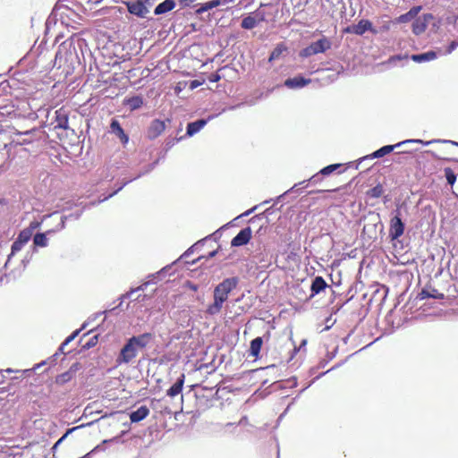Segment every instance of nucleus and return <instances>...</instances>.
<instances>
[{
  "label": "nucleus",
  "instance_id": "30",
  "mask_svg": "<svg viewBox=\"0 0 458 458\" xmlns=\"http://www.w3.org/2000/svg\"><path fill=\"white\" fill-rule=\"evenodd\" d=\"M421 10V6H413L412 8L410 9L409 12H407L406 13L401 15L399 17V21L401 22H408L411 20H415L416 19V16L418 15V13L420 12Z\"/></svg>",
  "mask_w": 458,
  "mask_h": 458
},
{
  "label": "nucleus",
  "instance_id": "35",
  "mask_svg": "<svg viewBox=\"0 0 458 458\" xmlns=\"http://www.w3.org/2000/svg\"><path fill=\"white\" fill-rule=\"evenodd\" d=\"M148 284V283H144L141 285H140L139 287H137L135 289H131V291L127 292L125 294H123L120 298L121 301L116 308L121 307L123 300L126 298H130L133 293L139 292V291H144Z\"/></svg>",
  "mask_w": 458,
  "mask_h": 458
},
{
  "label": "nucleus",
  "instance_id": "27",
  "mask_svg": "<svg viewBox=\"0 0 458 458\" xmlns=\"http://www.w3.org/2000/svg\"><path fill=\"white\" fill-rule=\"evenodd\" d=\"M143 98L141 96H133L124 100V105L131 110L140 109L143 106Z\"/></svg>",
  "mask_w": 458,
  "mask_h": 458
},
{
  "label": "nucleus",
  "instance_id": "61",
  "mask_svg": "<svg viewBox=\"0 0 458 458\" xmlns=\"http://www.w3.org/2000/svg\"><path fill=\"white\" fill-rule=\"evenodd\" d=\"M189 288L192 291H197L198 290V285L197 284H191V283H189Z\"/></svg>",
  "mask_w": 458,
  "mask_h": 458
},
{
  "label": "nucleus",
  "instance_id": "10",
  "mask_svg": "<svg viewBox=\"0 0 458 458\" xmlns=\"http://www.w3.org/2000/svg\"><path fill=\"white\" fill-rule=\"evenodd\" d=\"M171 123L170 119L165 120H160V119H155L153 120L148 130H147V137L149 140H155L158 136H160L163 131L166 129L167 124Z\"/></svg>",
  "mask_w": 458,
  "mask_h": 458
},
{
  "label": "nucleus",
  "instance_id": "18",
  "mask_svg": "<svg viewBox=\"0 0 458 458\" xmlns=\"http://www.w3.org/2000/svg\"><path fill=\"white\" fill-rule=\"evenodd\" d=\"M217 114H212L208 117V119H199L197 121L189 123L186 128L185 136L192 137L196 133H198L204 126L208 123V121L216 117Z\"/></svg>",
  "mask_w": 458,
  "mask_h": 458
},
{
  "label": "nucleus",
  "instance_id": "32",
  "mask_svg": "<svg viewBox=\"0 0 458 458\" xmlns=\"http://www.w3.org/2000/svg\"><path fill=\"white\" fill-rule=\"evenodd\" d=\"M286 50H287V47L283 43L276 45V47L271 52L268 61L272 62V61L279 59L280 56L282 55V54L284 52H285Z\"/></svg>",
  "mask_w": 458,
  "mask_h": 458
},
{
  "label": "nucleus",
  "instance_id": "63",
  "mask_svg": "<svg viewBox=\"0 0 458 458\" xmlns=\"http://www.w3.org/2000/svg\"><path fill=\"white\" fill-rule=\"evenodd\" d=\"M216 254H217V250H213V251L208 253V258H214Z\"/></svg>",
  "mask_w": 458,
  "mask_h": 458
},
{
  "label": "nucleus",
  "instance_id": "53",
  "mask_svg": "<svg viewBox=\"0 0 458 458\" xmlns=\"http://www.w3.org/2000/svg\"><path fill=\"white\" fill-rule=\"evenodd\" d=\"M88 326V322H84L80 329L75 330L71 335H74V338L79 335L81 331Z\"/></svg>",
  "mask_w": 458,
  "mask_h": 458
},
{
  "label": "nucleus",
  "instance_id": "55",
  "mask_svg": "<svg viewBox=\"0 0 458 458\" xmlns=\"http://www.w3.org/2000/svg\"><path fill=\"white\" fill-rule=\"evenodd\" d=\"M220 80V75L217 73H212L209 77L211 82H216Z\"/></svg>",
  "mask_w": 458,
  "mask_h": 458
},
{
  "label": "nucleus",
  "instance_id": "57",
  "mask_svg": "<svg viewBox=\"0 0 458 458\" xmlns=\"http://www.w3.org/2000/svg\"><path fill=\"white\" fill-rule=\"evenodd\" d=\"M258 208V206H254L253 208H251L250 209L245 211L244 213H242L240 216H247L249 215H250L254 210H256Z\"/></svg>",
  "mask_w": 458,
  "mask_h": 458
},
{
  "label": "nucleus",
  "instance_id": "51",
  "mask_svg": "<svg viewBox=\"0 0 458 458\" xmlns=\"http://www.w3.org/2000/svg\"><path fill=\"white\" fill-rule=\"evenodd\" d=\"M142 4L146 6L147 10L149 11V9L153 6L156 0H140Z\"/></svg>",
  "mask_w": 458,
  "mask_h": 458
},
{
  "label": "nucleus",
  "instance_id": "43",
  "mask_svg": "<svg viewBox=\"0 0 458 458\" xmlns=\"http://www.w3.org/2000/svg\"><path fill=\"white\" fill-rule=\"evenodd\" d=\"M98 336L94 335L87 343L84 344L83 348L87 349V350L90 349L98 344Z\"/></svg>",
  "mask_w": 458,
  "mask_h": 458
},
{
  "label": "nucleus",
  "instance_id": "26",
  "mask_svg": "<svg viewBox=\"0 0 458 458\" xmlns=\"http://www.w3.org/2000/svg\"><path fill=\"white\" fill-rule=\"evenodd\" d=\"M437 57V55L435 51H428V52H425V53H421V54H416V55H412L411 56V59L416 63H425V62H429V61H432L434 59H436Z\"/></svg>",
  "mask_w": 458,
  "mask_h": 458
},
{
  "label": "nucleus",
  "instance_id": "50",
  "mask_svg": "<svg viewBox=\"0 0 458 458\" xmlns=\"http://www.w3.org/2000/svg\"><path fill=\"white\" fill-rule=\"evenodd\" d=\"M106 312V311L95 313L91 317H89L86 322H88V325H89L90 322L96 320L98 318H99L100 316H102Z\"/></svg>",
  "mask_w": 458,
  "mask_h": 458
},
{
  "label": "nucleus",
  "instance_id": "5",
  "mask_svg": "<svg viewBox=\"0 0 458 458\" xmlns=\"http://www.w3.org/2000/svg\"><path fill=\"white\" fill-rule=\"evenodd\" d=\"M422 142V140H405L401 142H398L394 145H386L378 148L377 150L374 151L373 153L367 155L361 158H360L355 165V169L359 168L360 164L367 159H373V158H380L385 157L386 155L391 153L394 148H399L402 145L411 144V143H419Z\"/></svg>",
  "mask_w": 458,
  "mask_h": 458
},
{
  "label": "nucleus",
  "instance_id": "42",
  "mask_svg": "<svg viewBox=\"0 0 458 458\" xmlns=\"http://www.w3.org/2000/svg\"><path fill=\"white\" fill-rule=\"evenodd\" d=\"M406 59H408L407 55H395L389 57V59L387 60V63L392 64H395L397 61H402V60H406Z\"/></svg>",
  "mask_w": 458,
  "mask_h": 458
},
{
  "label": "nucleus",
  "instance_id": "22",
  "mask_svg": "<svg viewBox=\"0 0 458 458\" xmlns=\"http://www.w3.org/2000/svg\"><path fill=\"white\" fill-rule=\"evenodd\" d=\"M185 381V375L182 373L180 375V377L176 379L174 384L166 391V395L174 398L180 394L182 391L183 385Z\"/></svg>",
  "mask_w": 458,
  "mask_h": 458
},
{
  "label": "nucleus",
  "instance_id": "39",
  "mask_svg": "<svg viewBox=\"0 0 458 458\" xmlns=\"http://www.w3.org/2000/svg\"><path fill=\"white\" fill-rule=\"evenodd\" d=\"M219 4V1L218 0H212V1H209V2H207L206 4H204L199 10L198 12L199 13H203V12H206V11H208L209 9H212L213 7H216Z\"/></svg>",
  "mask_w": 458,
  "mask_h": 458
},
{
  "label": "nucleus",
  "instance_id": "19",
  "mask_svg": "<svg viewBox=\"0 0 458 458\" xmlns=\"http://www.w3.org/2000/svg\"><path fill=\"white\" fill-rule=\"evenodd\" d=\"M55 129H69L68 113L64 108H60L55 112V120L52 123Z\"/></svg>",
  "mask_w": 458,
  "mask_h": 458
},
{
  "label": "nucleus",
  "instance_id": "52",
  "mask_svg": "<svg viewBox=\"0 0 458 458\" xmlns=\"http://www.w3.org/2000/svg\"><path fill=\"white\" fill-rule=\"evenodd\" d=\"M197 0H178L179 4L182 6V7H186V6H189L191 4L196 2Z\"/></svg>",
  "mask_w": 458,
  "mask_h": 458
},
{
  "label": "nucleus",
  "instance_id": "6",
  "mask_svg": "<svg viewBox=\"0 0 458 458\" xmlns=\"http://www.w3.org/2000/svg\"><path fill=\"white\" fill-rule=\"evenodd\" d=\"M331 47V41L323 37L318 40L312 42L310 45L301 49L300 52V55L301 57H309L317 54L325 53Z\"/></svg>",
  "mask_w": 458,
  "mask_h": 458
},
{
  "label": "nucleus",
  "instance_id": "23",
  "mask_svg": "<svg viewBox=\"0 0 458 458\" xmlns=\"http://www.w3.org/2000/svg\"><path fill=\"white\" fill-rule=\"evenodd\" d=\"M327 287V284L325 281V279L320 276H316L312 280V283L310 285L311 294H310V298H313L315 295H317L320 292L324 291Z\"/></svg>",
  "mask_w": 458,
  "mask_h": 458
},
{
  "label": "nucleus",
  "instance_id": "38",
  "mask_svg": "<svg viewBox=\"0 0 458 458\" xmlns=\"http://www.w3.org/2000/svg\"><path fill=\"white\" fill-rule=\"evenodd\" d=\"M444 172L447 183L454 185L456 182V174L454 172L450 167L445 168Z\"/></svg>",
  "mask_w": 458,
  "mask_h": 458
},
{
  "label": "nucleus",
  "instance_id": "9",
  "mask_svg": "<svg viewBox=\"0 0 458 458\" xmlns=\"http://www.w3.org/2000/svg\"><path fill=\"white\" fill-rule=\"evenodd\" d=\"M68 218V216H62L61 222L57 225L55 230H48L46 233H37L33 236V245H34V250H36L37 247H47L48 244V239L47 237V234H51L55 231H59L64 228L65 226V220Z\"/></svg>",
  "mask_w": 458,
  "mask_h": 458
},
{
  "label": "nucleus",
  "instance_id": "4",
  "mask_svg": "<svg viewBox=\"0 0 458 458\" xmlns=\"http://www.w3.org/2000/svg\"><path fill=\"white\" fill-rule=\"evenodd\" d=\"M152 339L153 335L151 333H143L129 338L121 349L116 361L119 364L130 363L137 357L139 351L144 349L152 341Z\"/></svg>",
  "mask_w": 458,
  "mask_h": 458
},
{
  "label": "nucleus",
  "instance_id": "8",
  "mask_svg": "<svg viewBox=\"0 0 458 458\" xmlns=\"http://www.w3.org/2000/svg\"><path fill=\"white\" fill-rule=\"evenodd\" d=\"M265 20L266 13L263 11L258 9L242 20L241 27L244 30H252Z\"/></svg>",
  "mask_w": 458,
  "mask_h": 458
},
{
  "label": "nucleus",
  "instance_id": "14",
  "mask_svg": "<svg viewBox=\"0 0 458 458\" xmlns=\"http://www.w3.org/2000/svg\"><path fill=\"white\" fill-rule=\"evenodd\" d=\"M432 19L433 15L431 13H425L422 16L417 17L412 22V32L415 35L422 34Z\"/></svg>",
  "mask_w": 458,
  "mask_h": 458
},
{
  "label": "nucleus",
  "instance_id": "21",
  "mask_svg": "<svg viewBox=\"0 0 458 458\" xmlns=\"http://www.w3.org/2000/svg\"><path fill=\"white\" fill-rule=\"evenodd\" d=\"M110 132L114 135H115L120 141L125 145L129 141L128 135L124 132L123 129L122 128L120 123L116 119H112L110 123Z\"/></svg>",
  "mask_w": 458,
  "mask_h": 458
},
{
  "label": "nucleus",
  "instance_id": "44",
  "mask_svg": "<svg viewBox=\"0 0 458 458\" xmlns=\"http://www.w3.org/2000/svg\"><path fill=\"white\" fill-rule=\"evenodd\" d=\"M208 237H206L205 239L203 240H200L198 242H196L194 245H192L191 247H190L182 256H181V259L182 258H187L189 257L191 254L193 253L194 251V249L195 247H197L199 244H201L203 241H205Z\"/></svg>",
  "mask_w": 458,
  "mask_h": 458
},
{
  "label": "nucleus",
  "instance_id": "37",
  "mask_svg": "<svg viewBox=\"0 0 458 458\" xmlns=\"http://www.w3.org/2000/svg\"><path fill=\"white\" fill-rule=\"evenodd\" d=\"M384 192L383 186L381 184H377L375 187L371 188L368 191L367 194L368 196L371 198H379Z\"/></svg>",
  "mask_w": 458,
  "mask_h": 458
},
{
  "label": "nucleus",
  "instance_id": "47",
  "mask_svg": "<svg viewBox=\"0 0 458 458\" xmlns=\"http://www.w3.org/2000/svg\"><path fill=\"white\" fill-rule=\"evenodd\" d=\"M458 47V41L456 40H453L451 41V43L449 44L447 49H446V54H451L454 50H455Z\"/></svg>",
  "mask_w": 458,
  "mask_h": 458
},
{
  "label": "nucleus",
  "instance_id": "7",
  "mask_svg": "<svg viewBox=\"0 0 458 458\" xmlns=\"http://www.w3.org/2000/svg\"><path fill=\"white\" fill-rule=\"evenodd\" d=\"M44 134V131L38 128V127H32V128H24L22 126V140H21V145H24V147L33 148V145L35 143H38L40 140L42 139Z\"/></svg>",
  "mask_w": 458,
  "mask_h": 458
},
{
  "label": "nucleus",
  "instance_id": "45",
  "mask_svg": "<svg viewBox=\"0 0 458 458\" xmlns=\"http://www.w3.org/2000/svg\"><path fill=\"white\" fill-rule=\"evenodd\" d=\"M183 137H181L179 139L177 138H167L165 140V148L166 150L170 149L171 148H173L174 146V144L176 142H178L179 140H181Z\"/></svg>",
  "mask_w": 458,
  "mask_h": 458
},
{
  "label": "nucleus",
  "instance_id": "58",
  "mask_svg": "<svg viewBox=\"0 0 458 458\" xmlns=\"http://www.w3.org/2000/svg\"><path fill=\"white\" fill-rule=\"evenodd\" d=\"M170 268H171V266H165L159 272H157V275L161 276V275L165 274L166 271H168Z\"/></svg>",
  "mask_w": 458,
  "mask_h": 458
},
{
  "label": "nucleus",
  "instance_id": "28",
  "mask_svg": "<svg viewBox=\"0 0 458 458\" xmlns=\"http://www.w3.org/2000/svg\"><path fill=\"white\" fill-rule=\"evenodd\" d=\"M38 225V224H31L30 227L21 230L16 239H18L24 244L28 243L33 235L34 229Z\"/></svg>",
  "mask_w": 458,
  "mask_h": 458
},
{
  "label": "nucleus",
  "instance_id": "64",
  "mask_svg": "<svg viewBox=\"0 0 458 458\" xmlns=\"http://www.w3.org/2000/svg\"><path fill=\"white\" fill-rule=\"evenodd\" d=\"M225 428H236L235 423L228 422L225 425Z\"/></svg>",
  "mask_w": 458,
  "mask_h": 458
},
{
  "label": "nucleus",
  "instance_id": "46",
  "mask_svg": "<svg viewBox=\"0 0 458 458\" xmlns=\"http://www.w3.org/2000/svg\"><path fill=\"white\" fill-rule=\"evenodd\" d=\"M321 176L322 175L318 172L316 174L312 175L307 182H310L312 184H316L322 180Z\"/></svg>",
  "mask_w": 458,
  "mask_h": 458
},
{
  "label": "nucleus",
  "instance_id": "34",
  "mask_svg": "<svg viewBox=\"0 0 458 458\" xmlns=\"http://www.w3.org/2000/svg\"><path fill=\"white\" fill-rule=\"evenodd\" d=\"M308 186L307 181L304 180L302 182H300L298 183H295L290 190L286 191L284 194L277 197V199H282L284 195L288 194L289 192H301L302 189L306 188Z\"/></svg>",
  "mask_w": 458,
  "mask_h": 458
},
{
  "label": "nucleus",
  "instance_id": "60",
  "mask_svg": "<svg viewBox=\"0 0 458 458\" xmlns=\"http://www.w3.org/2000/svg\"><path fill=\"white\" fill-rule=\"evenodd\" d=\"M74 339V335H69L64 342L63 343V345H67L70 342H72Z\"/></svg>",
  "mask_w": 458,
  "mask_h": 458
},
{
  "label": "nucleus",
  "instance_id": "40",
  "mask_svg": "<svg viewBox=\"0 0 458 458\" xmlns=\"http://www.w3.org/2000/svg\"><path fill=\"white\" fill-rule=\"evenodd\" d=\"M80 427H74L67 429V431L57 440V442L54 445L53 449L55 450L59 445L68 437L69 434L75 431Z\"/></svg>",
  "mask_w": 458,
  "mask_h": 458
},
{
  "label": "nucleus",
  "instance_id": "59",
  "mask_svg": "<svg viewBox=\"0 0 458 458\" xmlns=\"http://www.w3.org/2000/svg\"><path fill=\"white\" fill-rule=\"evenodd\" d=\"M81 213H82L81 210L77 211L76 213L70 215L69 217H73L74 219H79L80 216H81Z\"/></svg>",
  "mask_w": 458,
  "mask_h": 458
},
{
  "label": "nucleus",
  "instance_id": "2",
  "mask_svg": "<svg viewBox=\"0 0 458 458\" xmlns=\"http://www.w3.org/2000/svg\"><path fill=\"white\" fill-rule=\"evenodd\" d=\"M85 47V39L77 34H72L59 45L55 54V65L60 68L64 64H80V56L83 55V47Z\"/></svg>",
  "mask_w": 458,
  "mask_h": 458
},
{
  "label": "nucleus",
  "instance_id": "24",
  "mask_svg": "<svg viewBox=\"0 0 458 458\" xmlns=\"http://www.w3.org/2000/svg\"><path fill=\"white\" fill-rule=\"evenodd\" d=\"M149 414V409L142 405L139 407L136 411H133L130 413V420L132 423H137L143 420Z\"/></svg>",
  "mask_w": 458,
  "mask_h": 458
},
{
  "label": "nucleus",
  "instance_id": "33",
  "mask_svg": "<svg viewBox=\"0 0 458 458\" xmlns=\"http://www.w3.org/2000/svg\"><path fill=\"white\" fill-rule=\"evenodd\" d=\"M24 243L21 242V241H19L18 239H16L13 244H12V248H11V253L9 254L8 256V259H7V261L5 262L4 264V267H7L8 263L10 262L12 257L13 255H15L17 252H19L23 247H24Z\"/></svg>",
  "mask_w": 458,
  "mask_h": 458
},
{
  "label": "nucleus",
  "instance_id": "36",
  "mask_svg": "<svg viewBox=\"0 0 458 458\" xmlns=\"http://www.w3.org/2000/svg\"><path fill=\"white\" fill-rule=\"evenodd\" d=\"M342 166V164H332L327 166H325L319 171V174L323 176H327L336 171L339 167Z\"/></svg>",
  "mask_w": 458,
  "mask_h": 458
},
{
  "label": "nucleus",
  "instance_id": "12",
  "mask_svg": "<svg viewBox=\"0 0 458 458\" xmlns=\"http://www.w3.org/2000/svg\"><path fill=\"white\" fill-rule=\"evenodd\" d=\"M124 4L131 14L139 18H146L148 13V10H147L146 6L140 0L126 1L124 2Z\"/></svg>",
  "mask_w": 458,
  "mask_h": 458
},
{
  "label": "nucleus",
  "instance_id": "16",
  "mask_svg": "<svg viewBox=\"0 0 458 458\" xmlns=\"http://www.w3.org/2000/svg\"><path fill=\"white\" fill-rule=\"evenodd\" d=\"M159 162V158L157 159L156 161H154L153 163L151 164H148V165H146L144 168H142L140 173L132 179H130V180H126L124 181L115 191H114L112 193H110L107 197H105L103 199L99 200V202L101 201H104L106 199H107L108 198L114 196V194H116L118 191H120L127 183H129L130 182H131L132 180H135L137 178H140L141 177L142 175H145L148 173H150L155 167L156 165L158 164Z\"/></svg>",
  "mask_w": 458,
  "mask_h": 458
},
{
  "label": "nucleus",
  "instance_id": "62",
  "mask_svg": "<svg viewBox=\"0 0 458 458\" xmlns=\"http://www.w3.org/2000/svg\"><path fill=\"white\" fill-rule=\"evenodd\" d=\"M57 356H58V352H55L54 355H52L49 360H50V362H55L57 359Z\"/></svg>",
  "mask_w": 458,
  "mask_h": 458
},
{
  "label": "nucleus",
  "instance_id": "20",
  "mask_svg": "<svg viewBox=\"0 0 458 458\" xmlns=\"http://www.w3.org/2000/svg\"><path fill=\"white\" fill-rule=\"evenodd\" d=\"M311 82L310 79H306L303 76H295L293 78H288L284 81V85L291 89H302Z\"/></svg>",
  "mask_w": 458,
  "mask_h": 458
},
{
  "label": "nucleus",
  "instance_id": "29",
  "mask_svg": "<svg viewBox=\"0 0 458 458\" xmlns=\"http://www.w3.org/2000/svg\"><path fill=\"white\" fill-rule=\"evenodd\" d=\"M263 340L261 337H256L250 342V355L257 358L260 352Z\"/></svg>",
  "mask_w": 458,
  "mask_h": 458
},
{
  "label": "nucleus",
  "instance_id": "54",
  "mask_svg": "<svg viewBox=\"0 0 458 458\" xmlns=\"http://www.w3.org/2000/svg\"><path fill=\"white\" fill-rule=\"evenodd\" d=\"M88 326V322H84L80 329L75 330L71 335H74V338L79 335L81 331Z\"/></svg>",
  "mask_w": 458,
  "mask_h": 458
},
{
  "label": "nucleus",
  "instance_id": "41",
  "mask_svg": "<svg viewBox=\"0 0 458 458\" xmlns=\"http://www.w3.org/2000/svg\"><path fill=\"white\" fill-rule=\"evenodd\" d=\"M433 142H441V143H450L452 145H454V146H458V142L456 141H454V140H428V141H423L422 142H420V144H423L425 146H428Z\"/></svg>",
  "mask_w": 458,
  "mask_h": 458
},
{
  "label": "nucleus",
  "instance_id": "48",
  "mask_svg": "<svg viewBox=\"0 0 458 458\" xmlns=\"http://www.w3.org/2000/svg\"><path fill=\"white\" fill-rule=\"evenodd\" d=\"M420 298L421 299H425V298H428V297H433V295L429 294L428 292L425 289H423L420 293ZM434 298H443V294H439V296H434Z\"/></svg>",
  "mask_w": 458,
  "mask_h": 458
},
{
  "label": "nucleus",
  "instance_id": "1",
  "mask_svg": "<svg viewBox=\"0 0 458 458\" xmlns=\"http://www.w3.org/2000/svg\"><path fill=\"white\" fill-rule=\"evenodd\" d=\"M15 119V123L10 125L11 137V148L8 150V159H14L16 155H20L21 157H28L30 156V148L21 145L22 140V125L20 124L21 119H25L30 122H34L38 118V114L32 111L27 103L22 104L21 108L13 110L11 114Z\"/></svg>",
  "mask_w": 458,
  "mask_h": 458
},
{
  "label": "nucleus",
  "instance_id": "49",
  "mask_svg": "<svg viewBox=\"0 0 458 458\" xmlns=\"http://www.w3.org/2000/svg\"><path fill=\"white\" fill-rule=\"evenodd\" d=\"M47 361H42L38 364H36L35 367L32 369H24V370H17L16 372H21L22 374H28L30 372V370H36L37 369H38L39 367L41 366H44V364H46Z\"/></svg>",
  "mask_w": 458,
  "mask_h": 458
},
{
  "label": "nucleus",
  "instance_id": "56",
  "mask_svg": "<svg viewBox=\"0 0 458 458\" xmlns=\"http://www.w3.org/2000/svg\"><path fill=\"white\" fill-rule=\"evenodd\" d=\"M290 387H293L297 386V379L295 377H291L287 380Z\"/></svg>",
  "mask_w": 458,
  "mask_h": 458
},
{
  "label": "nucleus",
  "instance_id": "11",
  "mask_svg": "<svg viewBox=\"0 0 458 458\" xmlns=\"http://www.w3.org/2000/svg\"><path fill=\"white\" fill-rule=\"evenodd\" d=\"M346 31L358 36H361L367 31H370L373 34L378 33V31L373 28L371 21L365 19L360 20L357 24L347 27Z\"/></svg>",
  "mask_w": 458,
  "mask_h": 458
},
{
  "label": "nucleus",
  "instance_id": "17",
  "mask_svg": "<svg viewBox=\"0 0 458 458\" xmlns=\"http://www.w3.org/2000/svg\"><path fill=\"white\" fill-rule=\"evenodd\" d=\"M252 231L250 226L242 229L231 241L233 247L246 245L251 238Z\"/></svg>",
  "mask_w": 458,
  "mask_h": 458
},
{
  "label": "nucleus",
  "instance_id": "25",
  "mask_svg": "<svg viewBox=\"0 0 458 458\" xmlns=\"http://www.w3.org/2000/svg\"><path fill=\"white\" fill-rule=\"evenodd\" d=\"M175 7L174 0H165L159 4H157L154 10V13L156 15H161L166 13L167 12L173 10Z\"/></svg>",
  "mask_w": 458,
  "mask_h": 458
},
{
  "label": "nucleus",
  "instance_id": "31",
  "mask_svg": "<svg viewBox=\"0 0 458 458\" xmlns=\"http://www.w3.org/2000/svg\"><path fill=\"white\" fill-rule=\"evenodd\" d=\"M78 364H73L69 371H66L64 373H62L61 375L57 376L56 377V383L60 385H64L67 382H69L72 377V373L77 369Z\"/></svg>",
  "mask_w": 458,
  "mask_h": 458
},
{
  "label": "nucleus",
  "instance_id": "3",
  "mask_svg": "<svg viewBox=\"0 0 458 458\" xmlns=\"http://www.w3.org/2000/svg\"><path fill=\"white\" fill-rule=\"evenodd\" d=\"M239 281V277L233 276L225 278L219 283L214 288V301L208 307L206 313L210 316L218 314L223 308L224 302L227 301L229 293L237 287Z\"/></svg>",
  "mask_w": 458,
  "mask_h": 458
},
{
  "label": "nucleus",
  "instance_id": "15",
  "mask_svg": "<svg viewBox=\"0 0 458 458\" xmlns=\"http://www.w3.org/2000/svg\"><path fill=\"white\" fill-rule=\"evenodd\" d=\"M404 224L399 216H394L390 222L389 237L396 240L403 234Z\"/></svg>",
  "mask_w": 458,
  "mask_h": 458
},
{
  "label": "nucleus",
  "instance_id": "13",
  "mask_svg": "<svg viewBox=\"0 0 458 458\" xmlns=\"http://www.w3.org/2000/svg\"><path fill=\"white\" fill-rule=\"evenodd\" d=\"M10 125L0 123V151L5 150L6 158L8 159V150L11 148Z\"/></svg>",
  "mask_w": 458,
  "mask_h": 458
}]
</instances>
